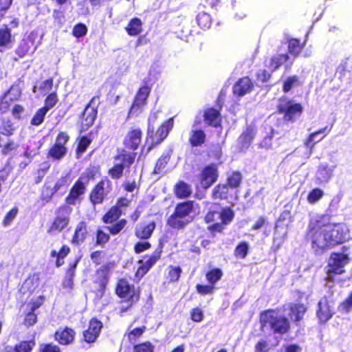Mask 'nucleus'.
<instances>
[{
  "label": "nucleus",
  "instance_id": "49",
  "mask_svg": "<svg viewBox=\"0 0 352 352\" xmlns=\"http://www.w3.org/2000/svg\"><path fill=\"white\" fill-rule=\"evenodd\" d=\"M14 127L12 122L9 120H4L0 126V133L4 135H11L13 134Z\"/></svg>",
  "mask_w": 352,
  "mask_h": 352
},
{
  "label": "nucleus",
  "instance_id": "26",
  "mask_svg": "<svg viewBox=\"0 0 352 352\" xmlns=\"http://www.w3.org/2000/svg\"><path fill=\"white\" fill-rule=\"evenodd\" d=\"M204 117V121L208 125L214 127L220 125L221 118L220 113L217 110L213 108L208 109L205 111Z\"/></svg>",
  "mask_w": 352,
  "mask_h": 352
},
{
  "label": "nucleus",
  "instance_id": "29",
  "mask_svg": "<svg viewBox=\"0 0 352 352\" xmlns=\"http://www.w3.org/2000/svg\"><path fill=\"white\" fill-rule=\"evenodd\" d=\"M97 111L94 107L88 105L84 110V112L82 115V124L83 127H86L87 129L90 126H91L96 118Z\"/></svg>",
  "mask_w": 352,
  "mask_h": 352
},
{
  "label": "nucleus",
  "instance_id": "59",
  "mask_svg": "<svg viewBox=\"0 0 352 352\" xmlns=\"http://www.w3.org/2000/svg\"><path fill=\"white\" fill-rule=\"evenodd\" d=\"M126 221L124 219L119 221L116 224L108 226L107 228L112 234H116L119 233L125 226Z\"/></svg>",
  "mask_w": 352,
  "mask_h": 352
},
{
  "label": "nucleus",
  "instance_id": "42",
  "mask_svg": "<svg viewBox=\"0 0 352 352\" xmlns=\"http://www.w3.org/2000/svg\"><path fill=\"white\" fill-rule=\"evenodd\" d=\"M47 112L48 111L43 107L38 109L31 120V124L34 126H39L41 124Z\"/></svg>",
  "mask_w": 352,
  "mask_h": 352
},
{
  "label": "nucleus",
  "instance_id": "43",
  "mask_svg": "<svg viewBox=\"0 0 352 352\" xmlns=\"http://www.w3.org/2000/svg\"><path fill=\"white\" fill-rule=\"evenodd\" d=\"M222 276V271L219 268H215L206 274V278L210 284L213 285L219 280Z\"/></svg>",
  "mask_w": 352,
  "mask_h": 352
},
{
  "label": "nucleus",
  "instance_id": "2",
  "mask_svg": "<svg viewBox=\"0 0 352 352\" xmlns=\"http://www.w3.org/2000/svg\"><path fill=\"white\" fill-rule=\"evenodd\" d=\"M194 202L186 201L179 204L174 213L168 219V224L173 228H182L192 219L191 213L193 211Z\"/></svg>",
  "mask_w": 352,
  "mask_h": 352
},
{
  "label": "nucleus",
  "instance_id": "60",
  "mask_svg": "<svg viewBox=\"0 0 352 352\" xmlns=\"http://www.w3.org/2000/svg\"><path fill=\"white\" fill-rule=\"evenodd\" d=\"M69 177L68 175L62 176L59 178L55 184L53 193L60 190L62 188L67 186L69 184Z\"/></svg>",
  "mask_w": 352,
  "mask_h": 352
},
{
  "label": "nucleus",
  "instance_id": "33",
  "mask_svg": "<svg viewBox=\"0 0 352 352\" xmlns=\"http://www.w3.org/2000/svg\"><path fill=\"white\" fill-rule=\"evenodd\" d=\"M127 33L130 36H136L142 31V21L138 18L132 19L126 28Z\"/></svg>",
  "mask_w": 352,
  "mask_h": 352
},
{
  "label": "nucleus",
  "instance_id": "51",
  "mask_svg": "<svg viewBox=\"0 0 352 352\" xmlns=\"http://www.w3.org/2000/svg\"><path fill=\"white\" fill-rule=\"evenodd\" d=\"M339 311L342 313H349L352 310V292L348 297L338 306Z\"/></svg>",
  "mask_w": 352,
  "mask_h": 352
},
{
  "label": "nucleus",
  "instance_id": "21",
  "mask_svg": "<svg viewBox=\"0 0 352 352\" xmlns=\"http://www.w3.org/2000/svg\"><path fill=\"white\" fill-rule=\"evenodd\" d=\"M75 332L73 329L65 327L59 328L55 333V340L60 344H69L74 340Z\"/></svg>",
  "mask_w": 352,
  "mask_h": 352
},
{
  "label": "nucleus",
  "instance_id": "10",
  "mask_svg": "<svg viewBox=\"0 0 352 352\" xmlns=\"http://www.w3.org/2000/svg\"><path fill=\"white\" fill-rule=\"evenodd\" d=\"M111 182L108 179L102 180L93 189L90 194V200L96 205L102 202L105 195L110 191Z\"/></svg>",
  "mask_w": 352,
  "mask_h": 352
},
{
  "label": "nucleus",
  "instance_id": "35",
  "mask_svg": "<svg viewBox=\"0 0 352 352\" xmlns=\"http://www.w3.org/2000/svg\"><path fill=\"white\" fill-rule=\"evenodd\" d=\"M116 293L122 298L131 296V287L126 280L122 279L119 280L116 288Z\"/></svg>",
  "mask_w": 352,
  "mask_h": 352
},
{
  "label": "nucleus",
  "instance_id": "13",
  "mask_svg": "<svg viewBox=\"0 0 352 352\" xmlns=\"http://www.w3.org/2000/svg\"><path fill=\"white\" fill-rule=\"evenodd\" d=\"M142 140V131L138 128L131 129L124 139V146L133 151L136 150Z\"/></svg>",
  "mask_w": 352,
  "mask_h": 352
},
{
  "label": "nucleus",
  "instance_id": "11",
  "mask_svg": "<svg viewBox=\"0 0 352 352\" xmlns=\"http://www.w3.org/2000/svg\"><path fill=\"white\" fill-rule=\"evenodd\" d=\"M279 109L285 113L286 120L294 121L298 118L302 113V107L300 104L288 101L285 104H280Z\"/></svg>",
  "mask_w": 352,
  "mask_h": 352
},
{
  "label": "nucleus",
  "instance_id": "1",
  "mask_svg": "<svg viewBox=\"0 0 352 352\" xmlns=\"http://www.w3.org/2000/svg\"><path fill=\"white\" fill-rule=\"evenodd\" d=\"M329 216L320 215L312 219L309 225L307 239L311 243L312 249L316 253H322L324 250L331 248L327 223Z\"/></svg>",
  "mask_w": 352,
  "mask_h": 352
},
{
  "label": "nucleus",
  "instance_id": "22",
  "mask_svg": "<svg viewBox=\"0 0 352 352\" xmlns=\"http://www.w3.org/2000/svg\"><path fill=\"white\" fill-rule=\"evenodd\" d=\"M289 60V56L286 54H276L268 60L265 61L266 67L270 70V72H274L278 69L282 65L286 64V67H288L287 62Z\"/></svg>",
  "mask_w": 352,
  "mask_h": 352
},
{
  "label": "nucleus",
  "instance_id": "14",
  "mask_svg": "<svg viewBox=\"0 0 352 352\" xmlns=\"http://www.w3.org/2000/svg\"><path fill=\"white\" fill-rule=\"evenodd\" d=\"M217 169L215 165L207 166L201 172L200 176L201 185L204 188H209L217 179Z\"/></svg>",
  "mask_w": 352,
  "mask_h": 352
},
{
  "label": "nucleus",
  "instance_id": "46",
  "mask_svg": "<svg viewBox=\"0 0 352 352\" xmlns=\"http://www.w3.org/2000/svg\"><path fill=\"white\" fill-rule=\"evenodd\" d=\"M170 160V155L168 154L162 155L156 163V166L154 169V173L160 174L162 172L166 165Z\"/></svg>",
  "mask_w": 352,
  "mask_h": 352
},
{
  "label": "nucleus",
  "instance_id": "55",
  "mask_svg": "<svg viewBox=\"0 0 352 352\" xmlns=\"http://www.w3.org/2000/svg\"><path fill=\"white\" fill-rule=\"evenodd\" d=\"M154 345L150 342H145L134 346L133 352H153Z\"/></svg>",
  "mask_w": 352,
  "mask_h": 352
},
{
  "label": "nucleus",
  "instance_id": "9",
  "mask_svg": "<svg viewBox=\"0 0 352 352\" xmlns=\"http://www.w3.org/2000/svg\"><path fill=\"white\" fill-rule=\"evenodd\" d=\"M87 182L88 179L82 177H80L76 182L66 198V202L68 204L75 205L80 200V197L85 192Z\"/></svg>",
  "mask_w": 352,
  "mask_h": 352
},
{
  "label": "nucleus",
  "instance_id": "50",
  "mask_svg": "<svg viewBox=\"0 0 352 352\" xmlns=\"http://www.w3.org/2000/svg\"><path fill=\"white\" fill-rule=\"evenodd\" d=\"M249 245L247 242L240 243L234 250V255L237 258H244L248 252Z\"/></svg>",
  "mask_w": 352,
  "mask_h": 352
},
{
  "label": "nucleus",
  "instance_id": "45",
  "mask_svg": "<svg viewBox=\"0 0 352 352\" xmlns=\"http://www.w3.org/2000/svg\"><path fill=\"white\" fill-rule=\"evenodd\" d=\"M66 151L65 147H61L54 144L50 150L49 155L54 159L60 160L65 155Z\"/></svg>",
  "mask_w": 352,
  "mask_h": 352
},
{
  "label": "nucleus",
  "instance_id": "56",
  "mask_svg": "<svg viewBox=\"0 0 352 352\" xmlns=\"http://www.w3.org/2000/svg\"><path fill=\"white\" fill-rule=\"evenodd\" d=\"M10 32L8 28L0 30V45H7L10 42Z\"/></svg>",
  "mask_w": 352,
  "mask_h": 352
},
{
  "label": "nucleus",
  "instance_id": "28",
  "mask_svg": "<svg viewBox=\"0 0 352 352\" xmlns=\"http://www.w3.org/2000/svg\"><path fill=\"white\" fill-rule=\"evenodd\" d=\"M87 233V225L84 221L78 223L76 226L72 243L76 245H80L83 243Z\"/></svg>",
  "mask_w": 352,
  "mask_h": 352
},
{
  "label": "nucleus",
  "instance_id": "30",
  "mask_svg": "<svg viewBox=\"0 0 352 352\" xmlns=\"http://www.w3.org/2000/svg\"><path fill=\"white\" fill-rule=\"evenodd\" d=\"M306 310V307L302 304L292 305L290 306L289 313L288 315L291 320L299 321L302 318Z\"/></svg>",
  "mask_w": 352,
  "mask_h": 352
},
{
  "label": "nucleus",
  "instance_id": "3",
  "mask_svg": "<svg viewBox=\"0 0 352 352\" xmlns=\"http://www.w3.org/2000/svg\"><path fill=\"white\" fill-rule=\"evenodd\" d=\"M261 322L263 327H270L274 332L283 334L286 333L289 324L287 318L275 311H267L261 315Z\"/></svg>",
  "mask_w": 352,
  "mask_h": 352
},
{
  "label": "nucleus",
  "instance_id": "64",
  "mask_svg": "<svg viewBox=\"0 0 352 352\" xmlns=\"http://www.w3.org/2000/svg\"><path fill=\"white\" fill-rule=\"evenodd\" d=\"M17 212L18 210L16 208H13L11 210H10L3 220V225L5 226H9L14 220V219L16 217Z\"/></svg>",
  "mask_w": 352,
  "mask_h": 352
},
{
  "label": "nucleus",
  "instance_id": "44",
  "mask_svg": "<svg viewBox=\"0 0 352 352\" xmlns=\"http://www.w3.org/2000/svg\"><path fill=\"white\" fill-rule=\"evenodd\" d=\"M53 87V80L47 79L43 81L38 87L35 86L34 87V92L36 91V89L41 91L42 94L45 95L50 92Z\"/></svg>",
  "mask_w": 352,
  "mask_h": 352
},
{
  "label": "nucleus",
  "instance_id": "20",
  "mask_svg": "<svg viewBox=\"0 0 352 352\" xmlns=\"http://www.w3.org/2000/svg\"><path fill=\"white\" fill-rule=\"evenodd\" d=\"M254 84L248 77L239 79L233 86V92L238 96H243L252 91Z\"/></svg>",
  "mask_w": 352,
  "mask_h": 352
},
{
  "label": "nucleus",
  "instance_id": "8",
  "mask_svg": "<svg viewBox=\"0 0 352 352\" xmlns=\"http://www.w3.org/2000/svg\"><path fill=\"white\" fill-rule=\"evenodd\" d=\"M72 209L67 206H63L58 209L56 218L48 230V233L60 232L65 229L69 223V216Z\"/></svg>",
  "mask_w": 352,
  "mask_h": 352
},
{
  "label": "nucleus",
  "instance_id": "48",
  "mask_svg": "<svg viewBox=\"0 0 352 352\" xmlns=\"http://www.w3.org/2000/svg\"><path fill=\"white\" fill-rule=\"evenodd\" d=\"M34 346L35 342L34 340L21 342V343L15 346V351L31 352Z\"/></svg>",
  "mask_w": 352,
  "mask_h": 352
},
{
  "label": "nucleus",
  "instance_id": "7",
  "mask_svg": "<svg viewBox=\"0 0 352 352\" xmlns=\"http://www.w3.org/2000/svg\"><path fill=\"white\" fill-rule=\"evenodd\" d=\"M150 92L151 89L146 85L139 89L129 111V117H137L143 111V109L146 104V100Z\"/></svg>",
  "mask_w": 352,
  "mask_h": 352
},
{
  "label": "nucleus",
  "instance_id": "15",
  "mask_svg": "<svg viewBox=\"0 0 352 352\" xmlns=\"http://www.w3.org/2000/svg\"><path fill=\"white\" fill-rule=\"evenodd\" d=\"M102 327V323L100 321L96 318L91 319L88 329L83 333L85 341L88 343L94 342L98 337Z\"/></svg>",
  "mask_w": 352,
  "mask_h": 352
},
{
  "label": "nucleus",
  "instance_id": "57",
  "mask_svg": "<svg viewBox=\"0 0 352 352\" xmlns=\"http://www.w3.org/2000/svg\"><path fill=\"white\" fill-rule=\"evenodd\" d=\"M54 23L60 27L65 21L64 11L60 9L54 10L52 14Z\"/></svg>",
  "mask_w": 352,
  "mask_h": 352
},
{
  "label": "nucleus",
  "instance_id": "53",
  "mask_svg": "<svg viewBox=\"0 0 352 352\" xmlns=\"http://www.w3.org/2000/svg\"><path fill=\"white\" fill-rule=\"evenodd\" d=\"M300 85L298 78L297 76H290L288 77L284 82L283 84V91L285 92L289 91L294 87L298 86Z\"/></svg>",
  "mask_w": 352,
  "mask_h": 352
},
{
  "label": "nucleus",
  "instance_id": "5",
  "mask_svg": "<svg viewBox=\"0 0 352 352\" xmlns=\"http://www.w3.org/2000/svg\"><path fill=\"white\" fill-rule=\"evenodd\" d=\"M136 154L134 153H129L125 151L117 155L115 157V164L112 168L109 171V175L112 178H120L123 173L125 168L129 167L133 162Z\"/></svg>",
  "mask_w": 352,
  "mask_h": 352
},
{
  "label": "nucleus",
  "instance_id": "6",
  "mask_svg": "<svg viewBox=\"0 0 352 352\" xmlns=\"http://www.w3.org/2000/svg\"><path fill=\"white\" fill-rule=\"evenodd\" d=\"M348 255L344 253H332L327 265V280L333 281L334 274H341L344 272V267L348 263Z\"/></svg>",
  "mask_w": 352,
  "mask_h": 352
},
{
  "label": "nucleus",
  "instance_id": "24",
  "mask_svg": "<svg viewBox=\"0 0 352 352\" xmlns=\"http://www.w3.org/2000/svg\"><path fill=\"white\" fill-rule=\"evenodd\" d=\"M155 228V223L153 221L146 223H142L139 224L135 229V234L138 238L146 239H148L154 229Z\"/></svg>",
  "mask_w": 352,
  "mask_h": 352
},
{
  "label": "nucleus",
  "instance_id": "47",
  "mask_svg": "<svg viewBox=\"0 0 352 352\" xmlns=\"http://www.w3.org/2000/svg\"><path fill=\"white\" fill-rule=\"evenodd\" d=\"M19 144L13 140H9L5 143L1 149V153L4 155H11L16 151Z\"/></svg>",
  "mask_w": 352,
  "mask_h": 352
},
{
  "label": "nucleus",
  "instance_id": "34",
  "mask_svg": "<svg viewBox=\"0 0 352 352\" xmlns=\"http://www.w3.org/2000/svg\"><path fill=\"white\" fill-rule=\"evenodd\" d=\"M305 42L306 41L301 45L299 40L296 38L289 39L288 41V51L289 54L296 57L305 45Z\"/></svg>",
  "mask_w": 352,
  "mask_h": 352
},
{
  "label": "nucleus",
  "instance_id": "16",
  "mask_svg": "<svg viewBox=\"0 0 352 352\" xmlns=\"http://www.w3.org/2000/svg\"><path fill=\"white\" fill-rule=\"evenodd\" d=\"M173 119L170 118L164 122L154 134V131L148 135L152 139V144H157L162 142L168 135L173 126Z\"/></svg>",
  "mask_w": 352,
  "mask_h": 352
},
{
  "label": "nucleus",
  "instance_id": "39",
  "mask_svg": "<svg viewBox=\"0 0 352 352\" xmlns=\"http://www.w3.org/2000/svg\"><path fill=\"white\" fill-rule=\"evenodd\" d=\"M197 21L198 25L202 29H208L211 25V17L206 12H200L197 16Z\"/></svg>",
  "mask_w": 352,
  "mask_h": 352
},
{
  "label": "nucleus",
  "instance_id": "4",
  "mask_svg": "<svg viewBox=\"0 0 352 352\" xmlns=\"http://www.w3.org/2000/svg\"><path fill=\"white\" fill-rule=\"evenodd\" d=\"M329 220L330 219L329 218V221L327 223V228L328 229V239H329L331 248L351 238L346 225L344 223H331Z\"/></svg>",
  "mask_w": 352,
  "mask_h": 352
},
{
  "label": "nucleus",
  "instance_id": "31",
  "mask_svg": "<svg viewBox=\"0 0 352 352\" xmlns=\"http://www.w3.org/2000/svg\"><path fill=\"white\" fill-rule=\"evenodd\" d=\"M254 137V129L250 128L247 129L239 138V143L241 145V148H247L252 143Z\"/></svg>",
  "mask_w": 352,
  "mask_h": 352
},
{
  "label": "nucleus",
  "instance_id": "23",
  "mask_svg": "<svg viewBox=\"0 0 352 352\" xmlns=\"http://www.w3.org/2000/svg\"><path fill=\"white\" fill-rule=\"evenodd\" d=\"M161 251H155L151 256L140 261L141 265L137 271V275L143 276L149 269L155 264L160 257Z\"/></svg>",
  "mask_w": 352,
  "mask_h": 352
},
{
  "label": "nucleus",
  "instance_id": "38",
  "mask_svg": "<svg viewBox=\"0 0 352 352\" xmlns=\"http://www.w3.org/2000/svg\"><path fill=\"white\" fill-rule=\"evenodd\" d=\"M41 305V302H33L31 305V311L32 312L28 313L25 318L24 323L26 326H32L36 322V316L33 313L34 310L38 309Z\"/></svg>",
  "mask_w": 352,
  "mask_h": 352
},
{
  "label": "nucleus",
  "instance_id": "12",
  "mask_svg": "<svg viewBox=\"0 0 352 352\" xmlns=\"http://www.w3.org/2000/svg\"><path fill=\"white\" fill-rule=\"evenodd\" d=\"M333 302L329 301L327 298H323L320 300L317 316L321 322H326L332 318L333 315Z\"/></svg>",
  "mask_w": 352,
  "mask_h": 352
},
{
  "label": "nucleus",
  "instance_id": "41",
  "mask_svg": "<svg viewBox=\"0 0 352 352\" xmlns=\"http://www.w3.org/2000/svg\"><path fill=\"white\" fill-rule=\"evenodd\" d=\"M228 192V186L226 185H218L212 191V197L214 199H227Z\"/></svg>",
  "mask_w": 352,
  "mask_h": 352
},
{
  "label": "nucleus",
  "instance_id": "62",
  "mask_svg": "<svg viewBox=\"0 0 352 352\" xmlns=\"http://www.w3.org/2000/svg\"><path fill=\"white\" fill-rule=\"evenodd\" d=\"M40 352H60V349L58 346L50 344H43L40 346Z\"/></svg>",
  "mask_w": 352,
  "mask_h": 352
},
{
  "label": "nucleus",
  "instance_id": "63",
  "mask_svg": "<svg viewBox=\"0 0 352 352\" xmlns=\"http://www.w3.org/2000/svg\"><path fill=\"white\" fill-rule=\"evenodd\" d=\"M30 46L29 43L27 41H23L16 50V53L19 56L23 57L30 52Z\"/></svg>",
  "mask_w": 352,
  "mask_h": 352
},
{
  "label": "nucleus",
  "instance_id": "52",
  "mask_svg": "<svg viewBox=\"0 0 352 352\" xmlns=\"http://www.w3.org/2000/svg\"><path fill=\"white\" fill-rule=\"evenodd\" d=\"M324 192L319 188L312 190L307 196V201L309 204H315L323 196Z\"/></svg>",
  "mask_w": 352,
  "mask_h": 352
},
{
  "label": "nucleus",
  "instance_id": "32",
  "mask_svg": "<svg viewBox=\"0 0 352 352\" xmlns=\"http://www.w3.org/2000/svg\"><path fill=\"white\" fill-rule=\"evenodd\" d=\"M175 195L179 198L188 197L192 192L190 186L184 182H179L175 188Z\"/></svg>",
  "mask_w": 352,
  "mask_h": 352
},
{
  "label": "nucleus",
  "instance_id": "18",
  "mask_svg": "<svg viewBox=\"0 0 352 352\" xmlns=\"http://www.w3.org/2000/svg\"><path fill=\"white\" fill-rule=\"evenodd\" d=\"M40 285V278L38 274H30L23 283L20 287V292L23 295H30L33 293Z\"/></svg>",
  "mask_w": 352,
  "mask_h": 352
},
{
  "label": "nucleus",
  "instance_id": "54",
  "mask_svg": "<svg viewBox=\"0 0 352 352\" xmlns=\"http://www.w3.org/2000/svg\"><path fill=\"white\" fill-rule=\"evenodd\" d=\"M58 102V97L56 93L52 92L47 96L46 99L45 100V106L43 107L46 109V111H49L52 108H53Z\"/></svg>",
  "mask_w": 352,
  "mask_h": 352
},
{
  "label": "nucleus",
  "instance_id": "37",
  "mask_svg": "<svg viewBox=\"0 0 352 352\" xmlns=\"http://www.w3.org/2000/svg\"><path fill=\"white\" fill-rule=\"evenodd\" d=\"M122 211L118 207H112L103 217V221L106 223H111L117 220L121 215Z\"/></svg>",
  "mask_w": 352,
  "mask_h": 352
},
{
  "label": "nucleus",
  "instance_id": "58",
  "mask_svg": "<svg viewBox=\"0 0 352 352\" xmlns=\"http://www.w3.org/2000/svg\"><path fill=\"white\" fill-rule=\"evenodd\" d=\"M146 330L144 326L142 327L135 328L128 333V337L130 342L135 341V340L140 337Z\"/></svg>",
  "mask_w": 352,
  "mask_h": 352
},
{
  "label": "nucleus",
  "instance_id": "17",
  "mask_svg": "<svg viewBox=\"0 0 352 352\" xmlns=\"http://www.w3.org/2000/svg\"><path fill=\"white\" fill-rule=\"evenodd\" d=\"M330 131V129H328L327 126H325L317 131L311 133L308 138L305 141V146L309 149L308 151V157H310L313 148L314 147V144L320 141H321Z\"/></svg>",
  "mask_w": 352,
  "mask_h": 352
},
{
  "label": "nucleus",
  "instance_id": "61",
  "mask_svg": "<svg viewBox=\"0 0 352 352\" xmlns=\"http://www.w3.org/2000/svg\"><path fill=\"white\" fill-rule=\"evenodd\" d=\"M87 27L82 23H79L75 25L73 29V34L76 38H80L85 36L87 34Z\"/></svg>",
  "mask_w": 352,
  "mask_h": 352
},
{
  "label": "nucleus",
  "instance_id": "36",
  "mask_svg": "<svg viewBox=\"0 0 352 352\" xmlns=\"http://www.w3.org/2000/svg\"><path fill=\"white\" fill-rule=\"evenodd\" d=\"M242 177L239 172H234L228 177L227 184L228 189H235L238 188L241 182Z\"/></svg>",
  "mask_w": 352,
  "mask_h": 352
},
{
  "label": "nucleus",
  "instance_id": "27",
  "mask_svg": "<svg viewBox=\"0 0 352 352\" xmlns=\"http://www.w3.org/2000/svg\"><path fill=\"white\" fill-rule=\"evenodd\" d=\"M21 96V89L18 85H13L3 96L1 103V109H6L8 107V101L17 100Z\"/></svg>",
  "mask_w": 352,
  "mask_h": 352
},
{
  "label": "nucleus",
  "instance_id": "25",
  "mask_svg": "<svg viewBox=\"0 0 352 352\" xmlns=\"http://www.w3.org/2000/svg\"><path fill=\"white\" fill-rule=\"evenodd\" d=\"M206 135L204 131L198 129L194 125L189 135V142L192 146H201L206 140Z\"/></svg>",
  "mask_w": 352,
  "mask_h": 352
},
{
  "label": "nucleus",
  "instance_id": "19",
  "mask_svg": "<svg viewBox=\"0 0 352 352\" xmlns=\"http://www.w3.org/2000/svg\"><path fill=\"white\" fill-rule=\"evenodd\" d=\"M335 166H330L327 163H321L317 170L316 179L319 184L327 183L333 176Z\"/></svg>",
  "mask_w": 352,
  "mask_h": 352
},
{
  "label": "nucleus",
  "instance_id": "40",
  "mask_svg": "<svg viewBox=\"0 0 352 352\" xmlns=\"http://www.w3.org/2000/svg\"><path fill=\"white\" fill-rule=\"evenodd\" d=\"M219 219L224 225L230 223L234 218V212L230 208H226L219 212Z\"/></svg>",
  "mask_w": 352,
  "mask_h": 352
}]
</instances>
